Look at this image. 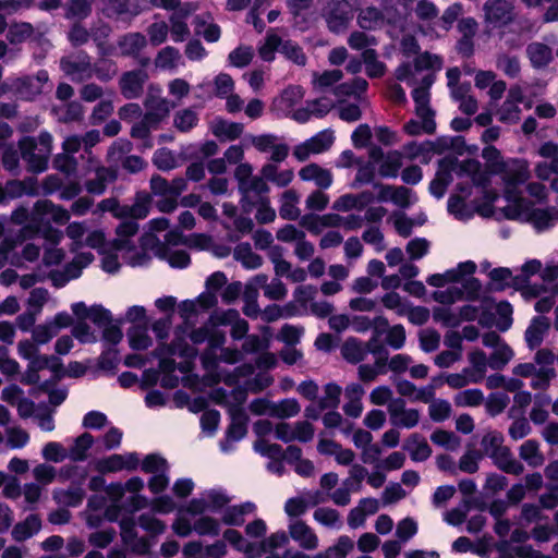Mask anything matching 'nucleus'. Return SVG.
<instances>
[{
  "label": "nucleus",
  "instance_id": "52",
  "mask_svg": "<svg viewBox=\"0 0 558 558\" xmlns=\"http://www.w3.org/2000/svg\"><path fill=\"white\" fill-rule=\"evenodd\" d=\"M470 86H457L452 88V97L459 101V108L465 114H474L478 108L477 100L469 94Z\"/></svg>",
  "mask_w": 558,
  "mask_h": 558
},
{
  "label": "nucleus",
  "instance_id": "7",
  "mask_svg": "<svg viewBox=\"0 0 558 558\" xmlns=\"http://www.w3.org/2000/svg\"><path fill=\"white\" fill-rule=\"evenodd\" d=\"M146 112L143 119L133 125L131 135L133 138L143 140V147L150 148L153 143L149 138L151 129H156L158 124L166 119L173 107L169 100L161 96V88L150 86L144 102Z\"/></svg>",
  "mask_w": 558,
  "mask_h": 558
},
{
  "label": "nucleus",
  "instance_id": "46",
  "mask_svg": "<svg viewBox=\"0 0 558 558\" xmlns=\"http://www.w3.org/2000/svg\"><path fill=\"white\" fill-rule=\"evenodd\" d=\"M94 444V438L90 434L84 433L76 437L72 445L69 447L68 456L71 461H84L87 458V452Z\"/></svg>",
  "mask_w": 558,
  "mask_h": 558
},
{
  "label": "nucleus",
  "instance_id": "21",
  "mask_svg": "<svg viewBox=\"0 0 558 558\" xmlns=\"http://www.w3.org/2000/svg\"><path fill=\"white\" fill-rule=\"evenodd\" d=\"M61 367V362L56 356H48L44 354H37L28 361V366L23 375L22 383L26 385H33L38 383V372L45 368H50L57 373Z\"/></svg>",
  "mask_w": 558,
  "mask_h": 558
},
{
  "label": "nucleus",
  "instance_id": "32",
  "mask_svg": "<svg viewBox=\"0 0 558 558\" xmlns=\"http://www.w3.org/2000/svg\"><path fill=\"white\" fill-rule=\"evenodd\" d=\"M364 389L360 384H350L344 389V397L347 399L343 405V411L348 416L359 417L363 411L362 397Z\"/></svg>",
  "mask_w": 558,
  "mask_h": 558
},
{
  "label": "nucleus",
  "instance_id": "59",
  "mask_svg": "<svg viewBox=\"0 0 558 558\" xmlns=\"http://www.w3.org/2000/svg\"><path fill=\"white\" fill-rule=\"evenodd\" d=\"M41 457L47 462L60 463L69 459L66 448L58 441H48L41 448Z\"/></svg>",
  "mask_w": 558,
  "mask_h": 558
},
{
  "label": "nucleus",
  "instance_id": "27",
  "mask_svg": "<svg viewBox=\"0 0 558 558\" xmlns=\"http://www.w3.org/2000/svg\"><path fill=\"white\" fill-rule=\"evenodd\" d=\"M92 171L95 172L96 178L86 181L85 187L88 193L100 195L105 192L107 184L116 179V173L109 168L100 167L89 157V172Z\"/></svg>",
  "mask_w": 558,
  "mask_h": 558
},
{
  "label": "nucleus",
  "instance_id": "63",
  "mask_svg": "<svg viewBox=\"0 0 558 558\" xmlns=\"http://www.w3.org/2000/svg\"><path fill=\"white\" fill-rule=\"evenodd\" d=\"M453 401L457 407L461 408L478 407L484 401V395L476 388L465 389L456 393Z\"/></svg>",
  "mask_w": 558,
  "mask_h": 558
},
{
  "label": "nucleus",
  "instance_id": "1",
  "mask_svg": "<svg viewBox=\"0 0 558 558\" xmlns=\"http://www.w3.org/2000/svg\"><path fill=\"white\" fill-rule=\"evenodd\" d=\"M531 177L526 160H514L508 163L504 177V194L507 205L502 208L505 216L531 223L536 230L543 231L554 226L556 214L553 208H539L533 201L522 196L521 185Z\"/></svg>",
  "mask_w": 558,
  "mask_h": 558
},
{
  "label": "nucleus",
  "instance_id": "20",
  "mask_svg": "<svg viewBox=\"0 0 558 558\" xmlns=\"http://www.w3.org/2000/svg\"><path fill=\"white\" fill-rule=\"evenodd\" d=\"M353 13L351 5L347 1L333 3L325 13L328 28L333 33H342L348 28L349 22L352 20Z\"/></svg>",
  "mask_w": 558,
  "mask_h": 558
},
{
  "label": "nucleus",
  "instance_id": "48",
  "mask_svg": "<svg viewBox=\"0 0 558 558\" xmlns=\"http://www.w3.org/2000/svg\"><path fill=\"white\" fill-rule=\"evenodd\" d=\"M222 536L223 542L231 545L235 550L245 555H254L256 550V544L245 539L239 531L234 529H228L222 533Z\"/></svg>",
  "mask_w": 558,
  "mask_h": 558
},
{
  "label": "nucleus",
  "instance_id": "45",
  "mask_svg": "<svg viewBox=\"0 0 558 558\" xmlns=\"http://www.w3.org/2000/svg\"><path fill=\"white\" fill-rule=\"evenodd\" d=\"M233 257L246 269H256L263 264V258L253 252L248 243L236 245L233 251Z\"/></svg>",
  "mask_w": 558,
  "mask_h": 558
},
{
  "label": "nucleus",
  "instance_id": "9",
  "mask_svg": "<svg viewBox=\"0 0 558 558\" xmlns=\"http://www.w3.org/2000/svg\"><path fill=\"white\" fill-rule=\"evenodd\" d=\"M51 145L52 136L47 132L40 133L38 143L32 137L20 141L22 158L27 162L31 171L43 172L47 169Z\"/></svg>",
  "mask_w": 558,
  "mask_h": 558
},
{
  "label": "nucleus",
  "instance_id": "36",
  "mask_svg": "<svg viewBox=\"0 0 558 558\" xmlns=\"http://www.w3.org/2000/svg\"><path fill=\"white\" fill-rule=\"evenodd\" d=\"M210 131L220 141H234L241 136L243 124L215 119L210 123Z\"/></svg>",
  "mask_w": 558,
  "mask_h": 558
},
{
  "label": "nucleus",
  "instance_id": "56",
  "mask_svg": "<svg viewBox=\"0 0 558 558\" xmlns=\"http://www.w3.org/2000/svg\"><path fill=\"white\" fill-rule=\"evenodd\" d=\"M193 529L199 536H218L221 532L220 521L210 515H201L193 523Z\"/></svg>",
  "mask_w": 558,
  "mask_h": 558
},
{
  "label": "nucleus",
  "instance_id": "53",
  "mask_svg": "<svg viewBox=\"0 0 558 558\" xmlns=\"http://www.w3.org/2000/svg\"><path fill=\"white\" fill-rule=\"evenodd\" d=\"M482 156L486 160L488 167L490 168V171L494 173H499L501 175L502 181L508 163L515 160L509 159L507 161H504L500 151L494 146L485 147L483 149Z\"/></svg>",
  "mask_w": 558,
  "mask_h": 558
},
{
  "label": "nucleus",
  "instance_id": "50",
  "mask_svg": "<svg viewBox=\"0 0 558 558\" xmlns=\"http://www.w3.org/2000/svg\"><path fill=\"white\" fill-rule=\"evenodd\" d=\"M149 206L150 196L147 193H138L135 203L132 206H123V211L120 215H123V218L142 219L148 215Z\"/></svg>",
  "mask_w": 558,
  "mask_h": 558
},
{
  "label": "nucleus",
  "instance_id": "5",
  "mask_svg": "<svg viewBox=\"0 0 558 558\" xmlns=\"http://www.w3.org/2000/svg\"><path fill=\"white\" fill-rule=\"evenodd\" d=\"M442 62L438 56L422 53L414 60V64L403 63L397 71L396 76L401 82L414 84L418 80L422 86L414 88L412 93L415 102L416 117L434 118V112L429 107L428 88L434 83V72L441 69Z\"/></svg>",
  "mask_w": 558,
  "mask_h": 558
},
{
  "label": "nucleus",
  "instance_id": "28",
  "mask_svg": "<svg viewBox=\"0 0 558 558\" xmlns=\"http://www.w3.org/2000/svg\"><path fill=\"white\" fill-rule=\"evenodd\" d=\"M146 80L147 74L142 70L124 73L120 80V89L122 95L128 99L140 97Z\"/></svg>",
  "mask_w": 558,
  "mask_h": 558
},
{
  "label": "nucleus",
  "instance_id": "34",
  "mask_svg": "<svg viewBox=\"0 0 558 558\" xmlns=\"http://www.w3.org/2000/svg\"><path fill=\"white\" fill-rule=\"evenodd\" d=\"M403 449L409 452L413 461H425L432 454V449L425 439L420 434H412L403 444Z\"/></svg>",
  "mask_w": 558,
  "mask_h": 558
},
{
  "label": "nucleus",
  "instance_id": "61",
  "mask_svg": "<svg viewBox=\"0 0 558 558\" xmlns=\"http://www.w3.org/2000/svg\"><path fill=\"white\" fill-rule=\"evenodd\" d=\"M357 23L364 29H376L384 24V16L380 11L369 7L361 10Z\"/></svg>",
  "mask_w": 558,
  "mask_h": 558
},
{
  "label": "nucleus",
  "instance_id": "42",
  "mask_svg": "<svg viewBox=\"0 0 558 558\" xmlns=\"http://www.w3.org/2000/svg\"><path fill=\"white\" fill-rule=\"evenodd\" d=\"M369 352L368 345L364 344L356 338H349L341 347L343 359L350 363H359L363 361Z\"/></svg>",
  "mask_w": 558,
  "mask_h": 558
},
{
  "label": "nucleus",
  "instance_id": "24",
  "mask_svg": "<svg viewBox=\"0 0 558 558\" xmlns=\"http://www.w3.org/2000/svg\"><path fill=\"white\" fill-rule=\"evenodd\" d=\"M288 529L290 537L303 549L314 550L318 547L317 535L305 522L292 520Z\"/></svg>",
  "mask_w": 558,
  "mask_h": 558
},
{
  "label": "nucleus",
  "instance_id": "43",
  "mask_svg": "<svg viewBox=\"0 0 558 558\" xmlns=\"http://www.w3.org/2000/svg\"><path fill=\"white\" fill-rule=\"evenodd\" d=\"M85 493L80 486L66 489L58 488L52 492L53 500L63 507H77L82 504Z\"/></svg>",
  "mask_w": 558,
  "mask_h": 558
},
{
  "label": "nucleus",
  "instance_id": "17",
  "mask_svg": "<svg viewBox=\"0 0 558 558\" xmlns=\"http://www.w3.org/2000/svg\"><path fill=\"white\" fill-rule=\"evenodd\" d=\"M524 100V90L521 85H512L507 94V98L498 109L497 114L499 121L504 123H515L520 120V104Z\"/></svg>",
  "mask_w": 558,
  "mask_h": 558
},
{
  "label": "nucleus",
  "instance_id": "60",
  "mask_svg": "<svg viewBox=\"0 0 558 558\" xmlns=\"http://www.w3.org/2000/svg\"><path fill=\"white\" fill-rule=\"evenodd\" d=\"M277 50L281 52V38L271 31L267 34L265 41L258 47V53L264 61H272Z\"/></svg>",
  "mask_w": 558,
  "mask_h": 558
},
{
  "label": "nucleus",
  "instance_id": "25",
  "mask_svg": "<svg viewBox=\"0 0 558 558\" xmlns=\"http://www.w3.org/2000/svg\"><path fill=\"white\" fill-rule=\"evenodd\" d=\"M268 277L264 274L254 276L245 286L243 291L244 307L243 313L248 317H257L259 306L257 303L259 284H265Z\"/></svg>",
  "mask_w": 558,
  "mask_h": 558
},
{
  "label": "nucleus",
  "instance_id": "23",
  "mask_svg": "<svg viewBox=\"0 0 558 558\" xmlns=\"http://www.w3.org/2000/svg\"><path fill=\"white\" fill-rule=\"evenodd\" d=\"M48 82V73L45 71L38 72L35 77L16 78L12 82L11 89L24 99H32L43 90L44 84Z\"/></svg>",
  "mask_w": 558,
  "mask_h": 558
},
{
  "label": "nucleus",
  "instance_id": "4",
  "mask_svg": "<svg viewBox=\"0 0 558 558\" xmlns=\"http://www.w3.org/2000/svg\"><path fill=\"white\" fill-rule=\"evenodd\" d=\"M476 265L472 260L458 264L457 267L445 271L444 274L430 275L426 282L436 288L449 286L447 289L437 290L433 293L434 301L450 305L463 298L473 299L481 290V283L473 277Z\"/></svg>",
  "mask_w": 558,
  "mask_h": 558
},
{
  "label": "nucleus",
  "instance_id": "19",
  "mask_svg": "<svg viewBox=\"0 0 558 558\" xmlns=\"http://www.w3.org/2000/svg\"><path fill=\"white\" fill-rule=\"evenodd\" d=\"M369 158L374 162H379V173L386 178H396L402 166V154L393 150L387 155H383V150L379 147H372L369 149Z\"/></svg>",
  "mask_w": 558,
  "mask_h": 558
},
{
  "label": "nucleus",
  "instance_id": "6",
  "mask_svg": "<svg viewBox=\"0 0 558 558\" xmlns=\"http://www.w3.org/2000/svg\"><path fill=\"white\" fill-rule=\"evenodd\" d=\"M452 173L460 180L459 191L463 196L472 194V191L468 190L464 184L472 183L473 187H484L490 177L489 172L483 170L481 163L473 159L462 161L461 163L444 161L440 163L439 170L429 185V191L435 197L441 198L445 195L449 183L453 179Z\"/></svg>",
  "mask_w": 558,
  "mask_h": 558
},
{
  "label": "nucleus",
  "instance_id": "26",
  "mask_svg": "<svg viewBox=\"0 0 558 558\" xmlns=\"http://www.w3.org/2000/svg\"><path fill=\"white\" fill-rule=\"evenodd\" d=\"M61 69L73 81H83L92 76L89 59L83 54L71 56L62 59Z\"/></svg>",
  "mask_w": 558,
  "mask_h": 558
},
{
  "label": "nucleus",
  "instance_id": "47",
  "mask_svg": "<svg viewBox=\"0 0 558 558\" xmlns=\"http://www.w3.org/2000/svg\"><path fill=\"white\" fill-rule=\"evenodd\" d=\"M492 459L500 470L507 473L518 475L523 472V465L513 458L508 447H505L497 453H494Z\"/></svg>",
  "mask_w": 558,
  "mask_h": 558
},
{
  "label": "nucleus",
  "instance_id": "10",
  "mask_svg": "<svg viewBox=\"0 0 558 558\" xmlns=\"http://www.w3.org/2000/svg\"><path fill=\"white\" fill-rule=\"evenodd\" d=\"M488 181L484 187H475L481 194L484 195L485 204L470 206L460 195H452L448 199V211L458 220H469L477 211L482 216H490L494 214L493 205L498 201V195L495 192L487 191Z\"/></svg>",
  "mask_w": 558,
  "mask_h": 558
},
{
  "label": "nucleus",
  "instance_id": "30",
  "mask_svg": "<svg viewBox=\"0 0 558 558\" xmlns=\"http://www.w3.org/2000/svg\"><path fill=\"white\" fill-rule=\"evenodd\" d=\"M94 256L92 253H81L65 267L64 276L52 274L51 279L56 287H63L69 280L80 277L83 267L89 265Z\"/></svg>",
  "mask_w": 558,
  "mask_h": 558
},
{
  "label": "nucleus",
  "instance_id": "35",
  "mask_svg": "<svg viewBox=\"0 0 558 558\" xmlns=\"http://www.w3.org/2000/svg\"><path fill=\"white\" fill-rule=\"evenodd\" d=\"M550 327L549 320L546 317H534L525 331V341L530 349L537 348L548 332Z\"/></svg>",
  "mask_w": 558,
  "mask_h": 558
},
{
  "label": "nucleus",
  "instance_id": "11",
  "mask_svg": "<svg viewBox=\"0 0 558 558\" xmlns=\"http://www.w3.org/2000/svg\"><path fill=\"white\" fill-rule=\"evenodd\" d=\"M191 340L194 343L208 342V350L202 355V363L206 372H208L216 380L220 379L216 374L218 361L214 357V351L220 348L225 342V335L211 326H205L191 333Z\"/></svg>",
  "mask_w": 558,
  "mask_h": 558
},
{
  "label": "nucleus",
  "instance_id": "2",
  "mask_svg": "<svg viewBox=\"0 0 558 558\" xmlns=\"http://www.w3.org/2000/svg\"><path fill=\"white\" fill-rule=\"evenodd\" d=\"M138 230V225L133 221H123L118 227V242L119 250H125L124 257L128 264L137 267L145 266L153 256L166 260L173 268H185L190 265V256L184 250H172L171 244H177L181 241L182 235L180 232L172 230L165 235V243H161L154 234H148L143 239V252L129 246L126 238L133 236Z\"/></svg>",
  "mask_w": 558,
  "mask_h": 558
},
{
  "label": "nucleus",
  "instance_id": "14",
  "mask_svg": "<svg viewBox=\"0 0 558 558\" xmlns=\"http://www.w3.org/2000/svg\"><path fill=\"white\" fill-rule=\"evenodd\" d=\"M177 354L185 357V361L180 365V369L184 373L191 369V359L195 357L196 350L187 344H183L180 340L170 347L159 348L155 352L154 355L159 359V368L161 372L170 373L175 368L171 356Z\"/></svg>",
  "mask_w": 558,
  "mask_h": 558
},
{
  "label": "nucleus",
  "instance_id": "13",
  "mask_svg": "<svg viewBox=\"0 0 558 558\" xmlns=\"http://www.w3.org/2000/svg\"><path fill=\"white\" fill-rule=\"evenodd\" d=\"M65 235L71 240L70 250L76 252L84 246L101 250L105 244V234L100 230H93L87 233L85 222L73 221L68 225Z\"/></svg>",
  "mask_w": 558,
  "mask_h": 558
},
{
  "label": "nucleus",
  "instance_id": "3",
  "mask_svg": "<svg viewBox=\"0 0 558 558\" xmlns=\"http://www.w3.org/2000/svg\"><path fill=\"white\" fill-rule=\"evenodd\" d=\"M9 219L15 225L23 226L14 239L17 243L40 234L48 243L60 244L63 232L53 228L50 221L64 225L70 220V213L51 201L40 199L35 203L31 214L27 208L19 207L12 211Z\"/></svg>",
  "mask_w": 558,
  "mask_h": 558
},
{
  "label": "nucleus",
  "instance_id": "44",
  "mask_svg": "<svg viewBox=\"0 0 558 558\" xmlns=\"http://www.w3.org/2000/svg\"><path fill=\"white\" fill-rule=\"evenodd\" d=\"M468 359L471 367L465 369L471 374L472 380L474 383L482 381L487 372V367H489V359H487L486 354L481 350L470 352Z\"/></svg>",
  "mask_w": 558,
  "mask_h": 558
},
{
  "label": "nucleus",
  "instance_id": "39",
  "mask_svg": "<svg viewBox=\"0 0 558 558\" xmlns=\"http://www.w3.org/2000/svg\"><path fill=\"white\" fill-rule=\"evenodd\" d=\"M5 192L8 199L19 198L23 195H37L38 185L34 178H27L23 181L12 180L7 182Z\"/></svg>",
  "mask_w": 558,
  "mask_h": 558
},
{
  "label": "nucleus",
  "instance_id": "55",
  "mask_svg": "<svg viewBox=\"0 0 558 558\" xmlns=\"http://www.w3.org/2000/svg\"><path fill=\"white\" fill-rule=\"evenodd\" d=\"M142 4L140 0H110L109 4L104 9L107 15H120L129 13L135 15L140 12Z\"/></svg>",
  "mask_w": 558,
  "mask_h": 558
},
{
  "label": "nucleus",
  "instance_id": "29",
  "mask_svg": "<svg viewBox=\"0 0 558 558\" xmlns=\"http://www.w3.org/2000/svg\"><path fill=\"white\" fill-rule=\"evenodd\" d=\"M299 177L302 181L313 182L319 189H328L333 181L331 171L317 163H310L301 168Z\"/></svg>",
  "mask_w": 558,
  "mask_h": 558
},
{
  "label": "nucleus",
  "instance_id": "33",
  "mask_svg": "<svg viewBox=\"0 0 558 558\" xmlns=\"http://www.w3.org/2000/svg\"><path fill=\"white\" fill-rule=\"evenodd\" d=\"M256 509L252 502H245L242 505L225 507L221 511V523L229 526H239L244 523V517L247 513L254 512Z\"/></svg>",
  "mask_w": 558,
  "mask_h": 558
},
{
  "label": "nucleus",
  "instance_id": "40",
  "mask_svg": "<svg viewBox=\"0 0 558 558\" xmlns=\"http://www.w3.org/2000/svg\"><path fill=\"white\" fill-rule=\"evenodd\" d=\"M40 529V518L37 514H29L24 521L13 527L12 536L15 541L22 542L37 534Z\"/></svg>",
  "mask_w": 558,
  "mask_h": 558
},
{
  "label": "nucleus",
  "instance_id": "22",
  "mask_svg": "<svg viewBox=\"0 0 558 558\" xmlns=\"http://www.w3.org/2000/svg\"><path fill=\"white\" fill-rule=\"evenodd\" d=\"M388 412L391 423L404 427L412 428L418 424L420 412L415 409H407L402 399H395L388 405Z\"/></svg>",
  "mask_w": 558,
  "mask_h": 558
},
{
  "label": "nucleus",
  "instance_id": "12",
  "mask_svg": "<svg viewBox=\"0 0 558 558\" xmlns=\"http://www.w3.org/2000/svg\"><path fill=\"white\" fill-rule=\"evenodd\" d=\"M214 357L218 361V366L215 372L216 374H219L220 379L216 380L208 372H206V376L210 384L223 381L228 386L239 385L241 383V377L250 376L254 372V367L250 364L238 367L234 371V374H226L220 369V362L235 364L241 360L242 354L239 350L229 348L222 349L219 357L216 356V351H214Z\"/></svg>",
  "mask_w": 558,
  "mask_h": 558
},
{
  "label": "nucleus",
  "instance_id": "41",
  "mask_svg": "<svg viewBox=\"0 0 558 558\" xmlns=\"http://www.w3.org/2000/svg\"><path fill=\"white\" fill-rule=\"evenodd\" d=\"M299 194L294 190H287L280 197L279 215L283 219L295 220L300 217Z\"/></svg>",
  "mask_w": 558,
  "mask_h": 558
},
{
  "label": "nucleus",
  "instance_id": "62",
  "mask_svg": "<svg viewBox=\"0 0 558 558\" xmlns=\"http://www.w3.org/2000/svg\"><path fill=\"white\" fill-rule=\"evenodd\" d=\"M146 45V38L140 33H133L124 36L120 43V49L123 54L133 56L140 52Z\"/></svg>",
  "mask_w": 558,
  "mask_h": 558
},
{
  "label": "nucleus",
  "instance_id": "15",
  "mask_svg": "<svg viewBox=\"0 0 558 558\" xmlns=\"http://www.w3.org/2000/svg\"><path fill=\"white\" fill-rule=\"evenodd\" d=\"M333 142L335 136L332 131H320L305 142L296 145L293 149V156L299 161H305L312 155L322 154L328 150Z\"/></svg>",
  "mask_w": 558,
  "mask_h": 558
},
{
  "label": "nucleus",
  "instance_id": "31",
  "mask_svg": "<svg viewBox=\"0 0 558 558\" xmlns=\"http://www.w3.org/2000/svg\"><path fill=\"white\" fill-rule=\"evenodd\" d=\"M526 57L534 69H544L554 60L553 49L541 41H533L526 47Z\"/></svg>",
  "mask_w": 558,
  "mask_h": 558
},
{
  "label": "nucleus",
  "instance_id": "18",
  "mask_svg": "<svg viewBox=\"0 0 558 558\" xmlns=\"http://www.w3.org/2000/svg\"><path fill=\"white\" fill-rule=\"evenodd\" d=\"M140 465V458L135 452L123 454H111L95 463V469L100 473L119 472L122 470H136Z\"/></svg>",
  "mask_w": 558,
  "mask_h": 558
},
{
  "label": "nucleus",
  "instance_id": "54",
  "mask_svg": "<svg viewBox=\"0 0 558 558\" xmlns=\"http://www.w3.org/2000/svg\"><path fill=\"white\" fill-rule=\"evenodd\" d=\"M304 96V92L300 86H290L275 99L274 106L282 111H290L292 107L299 102Z\"/></svg>",
  "mask_w": 558,
  "mask_h": 558
},
{
  "label": "nucleus",
  "instance_id": "16",
  "mask_svg": "<svg viewBox=\"0 0 558 558\" xmlns=\"http://www.w3.org/2000/svg\"><path fill=\"white\" fill-rule=\"evenodd\" d=\"M514 7L508 0H488L484 4L485 23L493 27H501L514 19Z\"/></svg>",
  "mask_w": 558,
  "mask_h": 558
},
{
  "label": "nucleus",
  "instance_id": "58",
  "mask_svg": "<svg viewBox=\"0 0 558 558\" xmlns=\"http://www.w3.org/2000/svg\"><path fill=\"white\" fill-rule=\"evenodd\" d=\"M430 440L434 445L449 451L457 450L461 445V440L457 435H454L452 432L444 429H436L430 435Z\"/></svg>",
  "mask_w": 558,
  "mask_h": 558
},
{
  "label": "nucleus",
  "instance_id": "38",
  "mask_svg": "<svg viewBox=\"0 0 558 558\" xmlns=\"http://www.w3.org/2000/svg\"><path fill=\"white\" fill-rule=\"evenodd\" d=\"M260 173L263 178L279 187H284L291 183L294 178L292 169H279L275 163H266L263 166Z\"/></svg>",
  "mask_w": 558,
  "mask_h": 558
},
{
  "label": "nucleus",
  "instance_id": "57",
  "mask_svg": "<svg viewBox=\"0 0 558 558\" xmlns=\"http://www.w3.org/2000/svg\"><path fill=\"white\" fill-rule=\"evenodd\" d=\"M520 458L530 466H539L544 462V457L539 451V445L536 440H526L520 447Z\"/></svg>",
  "mask_w": 558,
  "mask_h": 558
},
{
  "label": "nucleus",
  "instance_id": "49",
  "mask_svg": "<svg viewBox=\"0 0 558 558\" xmlns=\"http://www.w3.org/2000/svg\"><path fill=\"white\" fill-rule=\"evenodd\" d=\"M316 288L311 284L299 286L293 292V301L298 306V311H300L299 316L307 315L308 307L312 302H314V298L316 295Z\"/></svg>",
  "mask_w": 558,
  "mask_h": 558
},
{
  "label": "nucleus",
  "instance_id": "64",
  "mask_svg": "<svg viewBox=\"0 0 558 558\" xmlns=\"http://www.w3.org/2000/svg\"><path fill=\"white\" fill-rule=\"evenodd\" d=\"M352 548V539L348 536H341L333 546L329 547L324 554L318 555L317 558H345Z\"/></svg>",
  "mask_w": 558,
  "mask_h": 558
},
{
  "label": "nucleus",
  "instance_id": "37",
  "mask_svg": "<svg viewBox=\"0 0 558 558\" xmlns=\"http://www.w3.org/2000/svg\"><path fill=\"white\" fill-rule=\"evenodd\" d=\"M217 298L210 292L202 293L196 300H186L180 305V314L184 319L197 314L198 310H207L216 305Z\"/></svg>",
  "mask_w": 558,
  "mask_h": 558
},
{
  "label": "nucleus",
  "instance_id": "8",
  "mask_svg": "<svg viewBox=\"0 0 558 558\" xmlns=\"http://www.w3.org/2000/svg\"><path fill=\"white\" fill-rule=\"evenodd\" d=\"M213 399L219 403L228 407L231 424L227 432V439L221 444V450L227 452L229 450L228 444L242 439L246 434L247 417L242 409L246 400V392L244 389H233L230 393L222 390H217L213 395Z\"/></svg>",
  "mask_w": 558,
  "mask_h": 558
},
{
  "label": "nucleus",
  "instance_id": "51",
  "mask_svg": "<svg viewBox=\"0 0 558 558\" xmlns=\"http://www.w3.org/2000/svg\"><path fill=\"white\" fill-rule=\"evenodd\" d=\"M300 311H298V306L294 303H287L282 306L280 305H269L267 306L263 313V319L265 322H275L280 318H290L294 316H299Z\"/></svg>",
  "mask_w": 558,
  "mask_h": 558
}]
</instances>
